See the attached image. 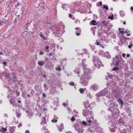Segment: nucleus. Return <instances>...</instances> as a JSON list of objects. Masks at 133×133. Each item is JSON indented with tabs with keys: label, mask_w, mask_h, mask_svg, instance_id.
<instances>
[{
	"label": "nucleus",
	"mask_w": 133,
	"mask_h": 133,
	"mask_svg": "<svg viewBox=\"0 0 133 133\" xmlns=\"http://www.w3.org/2000/svg\"><path fill=\"white\" fill-rule=\"evenodd\" d=\"M98 54L100 55H101L102 56H104V51L102 50H100Z\"/></svg>",
	"instance_id": "16"
},
{
	"label": "nucleus",
	"mask_w": 133,
	"mask_h": 133,
	"mask_svg": "<svg viewBox=\"0 0 133 133\" xmlns=\"http://www.w3.org/2000/svg\"><path fill=\"white\" fill-rule=\"evenodd\" d=\"M55 69L57 71H60L62 69L59 66H58L55 68Z\"/></svg>",
	"instance_id": "23"
},
{
	"label": "nucleus",
	"mask_w": 133,
	"mask_h": 133,
	"mask_svg": "<svg viewBox=\"0 0 133 133\" xmlns=\"http://www.w3.org/2000/svg\"><path fill=\"white\" fill-rule=\"evenodd\" d=\"M54 68V65L53 64H51L50 66L49 67V69H52Z\"/></svg>",
	"instance_id": "33"
},
{
	"label": "nucleus",
	"mask_w": 133,
	"mask_h": 133,
	"mask_svg": "<svg viewBox=\"0 0 133 133\" xmlns=\"http://www.w3.org/2000/svg\"><path fill=\"white\" fill-rule=\"evenodd\" d=\"M84 73L81 75L80 79H83L88 80L91 78L90 75L91 71L88 68L83 69Z\"/></svg>",
	"instance_id": "1"
},
{
	"label": "nucleus",
	"mask_w": 133,
	"mask_h": 133,
	"mask_svg": "<svg viewBox=\"0 0 133 133\" xmlns=\"http://www.w3.org/2000/svg\"><path fill=\"white\" fill-rule=\"evenodd\" d=\"M76 35L77 36H79L80 35V34L78 32V33H76Z\"/></svg>",
	"instance_id": "54"
},
{
	"label": "nucleus",
	"mask_w": 133,
	"mask_h": 133,
	"mask_svg": "<svg viewBox=\"0 0 133 133\" xmlns=\"http://www.w3.org/2000/svg\"><path fill=\"white\" fill-rule=\"evenodd\" d=\"M108 76L109 77L111 78L113 76V75L112 74H109Z\"/></svg>",
	"instance_id": "49"
},
{
	"label": "nucleus",
	"mask_w": 133,
	"mask_h": 133,
	"mask_svg": "<svg viewBox=\"0 0 133 133\" xmlns=\"http://www.w3.org/2000/svg\"><path fill=\"white\" fill-rule=\"evenodd\" d=\"M79 90L80 93L81 94L84 91V89L83 88H80Z\"/></svg>",
	"instance_id": "29"
},
{
	"label": "nucleus",
	"mask_w": 133,
	"mask_h": 133,
	"mask_svg": "<svg viewBox=\"0 0 133 133\" xmlns=\"http://www.w3.org/2000/svg\"><path fill=\"white\" fill-rule=\"evenodd\" d=\"M117 127H115L114 128H112L111 129H110V131L111 132H114L115 131H116V129H116Z\"/></svg>",
	"instance_id": "25"
},
{
	"label": "nucleus",
	"mask_w": 133,
	"mask_h": 133,
	"mask_svg": "<svg viewBox=\"0 0 133 133\" xmlns=\"http://www.w3.org/2000/svg\"><path fill=\"white\" fill-rule=\"evenodd\" d=\"M81 123L85 126L86 125V122L84 121H83L82 122H81Z\"/></svg>",
	"instance_id": "32"
},
{
	"label": "nucleus",
	"mask_w": 133,
	"mask_h": 133,
	"mask_svg": "<svg viewBox=\"0 0 133 133\" xmlns=\"http://www.w3.org/2000/svg\"><path fill=\"white\" fill-rule=\"evenodd\" d=\"M85 105V107H90L91 105V104H88L89 102L88 101L87 102H84L83 103Z\"/></svg>",
	"instance_id": "14"
},
{
	"label": "nucleus",
	"mask_w": 133,
	"mask_h": 133,
	"mask_svg": "<svg viewBox=\"0 0 133 133\" xmlns=\"http://www.w3.org/2000/svg\"><path fill=\"white\" fill-rule=\"evenodd\" d=\"M98 86L96 84H92L90 88V90L95 91L97 90L98 88Z\"/></svg>",
	"instance_id": "4"
},
{
	"label": "nucleus",
	"mask_w": 133,
	"mask_h": 133,
	"mask_svg": "<svg viewBox=\"0 0 133 133\" xmlns=\"http://www.w3.org/2000/svg\"><path fill=\"white\" fill-rule=\"evenodd\" d=\"M46 122L45 121V117H43V119L42 121L41 122V124H42L43 123L45 124L46 123Z\"/></svg>",
	"instance_id": "19"
},
{
	"label": "nucleus",
	"mask_w": 133,
	"mask_h": 133,
	"mask_svg": "<svg viewBox=\"0 0 133 133\" xmlns=\"http://www.w3.org/2000/svg\"><path fill=\"white\" fill-rule=\"evenodd\" d=\"M120 15L122 17H123L125 15L124 12L123 11H120Z\"/></svg>",
	"instance_id": "17"
},
{
	"label": "nucleus",
	"mask_w": 133,
	"mask_h": 133,
	"mask_svg": "<svg viewBox=\"0 0 133 133\" xmlns=\"http://www.w3.org/2000/svg\"><path fill=\"white\" fill-rule=\"evenodd\" d=\"M95 31L94 30H93L92 31V32L94 35H95Z\"/></svg>",
	"instance_id": "59"
},
{
	"label": "nucleus",
	"mask_w": 133,
	"mask_h": 133,
	"mask_svg": "<svg viewBox=\"0 0 133 133\" xmlns=\"http://www.w3.org/2000/svg\"><path fill=\"white\" fill-rule=\"evenodd\" d=\"M107 93V91L106 90H103L100 91L96 95L97 96H105Z\"/></svg>",
	"instance_id": "5"
},
{
	"label": "nucleus",
	"mask_w": 133,
	"mask_h": 133,
	"mask_svg": "<svg viewBox=\"0 0 133 133\" xmlns=\"http://www.w3.org/2000/svg\"><path fill=\"white\" fill-rule=\"evenodd\" d=\"M87 122H88L89 123H90L91 122V120H89L88 121L87 120Z\"/></svg>",
	"instance_id": "53"
},
{
	"label": "nucleus",
	"mask_w": 133,
	"mask_h": 133,
	"mask_svg": "<svg viewBox=\"0 0 133 133\" xmlns=\"http://www.w3.org/2000/svg\"><path fill=\"white\" fill-rule=\"evenodd\" d=\"M87 96L89 97L90 98H91L92 97V96L91 95V94L89 92L87 93Z\"/></svg>",
	"instance_id": "26"
},
{
	"label": "nucleus",
	"mask_w": 133,
	"mask_h": 133,
	"mask_svg": "<svg viewBox=\"0 0 133 133\" xmlns=\"http://www.w3.org/2000/svg\"><path fill=\"white\" fill-rule=\"evenodd\" d=\"M8 18L7 16V15H6V16H5L4 18H2L1 19V22L3 23L5 22L6 21H8Z\"/></svg>",
	"instance_id": "11"
},
{
	"label": "nucleus",
	"mask_w": 133,
	"mask_h": 133,
	"mask_svg": "<svg viewBox=\"0 0 133 133\" xmlns=\"http://www.w3.org/2000/svg\"><path fill=\"white\" fill-rule=\"evenodd\" d=\"M103 8L104 9H105L106 10H108V7L107 6H105V5H103Z\"/></svg>",
	"instance_id": "36"
},
{
	"label": "nucleus",
	"mask_w": 133,
	"mask_h": 133,
	"mask_svg": "<svg viewBox=\"0 0 133 133\" xmlns=\"http://www.w3.org/2000/svg\"><path fill=\"white\" fill-rule=\"evenodd\" d=\"M76 130L80 133V131H81L80 127L77 125H75L74 126Z\"/></svg>",
	"instance_id": "13"
},
{
	"label": "nucleus",
	"mask_w": 133,
	"mask_h": 133,
	"mask_svg": "<svg viewBox=\"0 0 133 133\" xmlns=\"http://www.w3.org/2000/svg\"><path fill=\"white\" fill-rule=\"evenodd\" d=\"M39 36L42 38L43 39H45V37L43 35L42 33H40L39 34Z\"/></svg>",
	"instance_id": "22"
},
{
	"label": "nucleus",
	"mask_w": 133,
	"mask_h": 133,
	"mask_svg": "<svg viewBox=\"0 0 133 133\" xmlns=\"http://www.w3.org/2000/svg\"><path fill=\"white\" fill-rule=\"evenodd\" d=\"M130 9L133 11V6H131L130 8Z\"/></svg>",
	"instance_id": "62"
},
{
	"label": "nucleus",
	"mask_w": 133,
	"mask_h": 133,
	"mask_svg": "<svg viewBox=\"0 0 133 133\" xmlns=\"http://www.w3.org/2000/svg\"><path fill=\"white\" fill-rule=\"evenodd\" d=\"M118 68L117 67H114L112 69V70L113 71H116L118 70Z\"/></svg>",
	"instance_id": "31"
},
{
	"label": "nucleus",
	"mask_w": 133,
	"mask_h": 133,
	"mask_svg": "<svg viewBox=\"0 0 133 133\" xmlns=\"http://www.w3.org/2000/svg\"><path fill=\"white\" fill-rule=\"evenodd\" d=\"M83 114L85 117H87L88 115L90 116V118H93V112L90 111L89 110L87 109H84L83 110Z\"/></svg>",
	"instance_id": "3"
},
{
	"label": "nucleus",
	"mask_w": 133,
	"mask_h": 133,
	"mask_svg": "<svg viewBox=\"0 0 133 133\" xmlns=\"http://www.w3.org/2000/svg\"><path fill=\"white\" fill-rule=\"evenodd\" d=\"M125 54H123L122 55V56L123 57H125Z\"/></svg>",
	"instance_id": "56"
},
{
	"label": "nucleus",
	"mask_w": 133,
	"mask_h": 133,
	"mask_svg": "<svg viewBox=\"0 0 133 133\" xmlns=\"http://www.w3.org/2000/svg\"><path fill=\"white\" fill-rule=\"evenodd\" d=\"M106 97L109 101H113L114 99V98L113 97L112 94H110L109 95L107 96Z\"/></svg>",
	"instance_id": "10"
},
{
	"label": "nucleus",
	"mask_w": 133,
	"mask_h": 133,
	"mask_svg": "<svg viewBox=\"0 0 133 133\" xmlns=\"http://www.w3.org/2000/svg\"><path fill=\"white\" fill-rule=\"evenodd\" d=\"M96 44L97 45H101L98 42H97L96 43Z\"/></svg>",
	"instance_id": "60"
},
{
	"label": "nucleus",
	"mask_w": 133,
	"mask_h": 133,
	"mask_svg": "<svg viewBox=\"0 0 133 133\" xmlns=\"http://www.w3.org/2000/svg\"><path fill=\"white\" fill-rule=\"evenodd\" d=\"M104 56H105L107 58H111V56L110 53L108 51L104 53Z\"/></svg>",
	"instance_id": "12"
},
{
	"label": "nucleus",
	"mask_w": 133,
	"mask_h": 133,
	"mask_svg": "<svg viewBox=\"0 0 133 133\" xmlns=\"http://www.w3.org/2000/svg\"><path fill=\"white\" fill-rule=\"evenodd\" d=\"M130 55L129 54H128L127 55V57H129L130 56Z\"/></svg>",
	"instance_id": "64"
},
{
	"label": "nucleus",
	"mask_w": 133,
	"mask_h": 133,
	"mask_svg": "<svg viewBox=\"0 0 133 133\" xmlns=\"http://www.w3.org/2000/svg\"><path fill=\"white\" fill-rule=\"evenodd\" d=\"M44 52H43L42 51H41L39 53V54L40 55H42L44 54Z\"/></svg>",
	"instance_id": "50"
},
{
	"label": "nucleus",
	"mask_w": 133,
	"mask_h": 133,
	"mask_svg": "<svg viewBox=\"0 0 133 133\" xmlns=\"http://www.w3.org/2000/svg\"><path fill=\"white\" fill-rule=\"evenodd\" d=\"M93 61L94 65L95 66H98L99 67L101 65V62L99 59L98 57H95L93 56Z\"/></svg>",
	"instance_id": "2"
},
{
	"label": "nucleus",
	"mask_w": 133,
	"mask_h": 133,
	"mask_svg": "<svg viewBox=\"0 0 133 133\" xmlns=\"http://www.w3.org/2000/svg\"><path fill=\"white\" fill-rule=\"evenodd\" d=\"M26 133H30L29 131L28 130H26L25 131Z\"/></svg>",
	"instance_id": "55"
},
{
	"label": "nucleus",
	"mask_w": 133,
	"mask_h": 133,
	"mask_svg": "<svg viewBox=\"0 0 133 133\" xmlns=\"http://www.w3.org/2000/svg\"><path fill=\"white\" fill-rule=\"evenodd\" d=\"M90 24L94 25H95L97 24L96 21L94 20L91 21L90 22Z\"/></svg>",
	"instance_id": "18"
},
{
	"label": "nucleus",
	"mask_w": 133,
	"mask_h": 133,
	"mask_svg": "<svg viewBox=\"0 0 133 133\" xmlns=\"http://www.w3.org/2000/svg\"><path fill=\"white\" fill-rule=\"evenodd\" d=\"M133 45L132 44H131V45H129L128 46V47L129 49H131L132 47V46H133Z\"/></svg>",
	"instance_id": "40"
},
{
	"label": "nucleus",
	"mask_w": 133,
	"mask_h": 133,
	"mask_svg": "<svg viewBox=\"0 0 133 133\" xmlns=\"http://www.w3.org/2000/svg\"><path fill=\"white\" fill-rule=\"evenodd\" d=\"M63 105L64 106H65L66 105V104L65 103H63Z\"/></svg>",
	"instance_id": "61"
},
{
	"label": "nucleus",
	"mask_w": 133,
	"mask_h": 133,
	"mask_svg": "<svg viewBox=\"0 0 133 133\" xmlns=\"http://www.w3.org/2000/svg\"><path fill=\"white\" fill-rule=\"evenodd\" d=\"M30 33L27 31H25L22 33V35L25 38H28L30 35Z\"/></svg>",
	"instance_id": "7"
},
{
	"label": "nucleus",
	"mask_w": 133,
	"mask_h": 133,
	"mask_svg": "<svg viewBox=\"0 0 133 133\" xmlns=\"http://www.w3.org/2000/svg\"><path fill=\"white\" fill-rule=\"evenodd\" d=\"M38 5L39 6V7L38 8L39 10H42L44 9V2H42L38 4Z\"/></svg>",
	"instance_id": "8"
},
{
	"label": "nucleus",
	"mask_w": 133,
	"mask_h": 133,
	"mask_svg": "<svg viewBox=\"0 0 133 133\" xmlns=\"http://www.w3.org/2000/svg\"><path fill=\"white\" fill-rule=\"evenodd\" d=\"M25 25L26 26V27L25 28L26 29L27 28L28 26L29 25V23H26L25 24Z\"/></svg>",
	"instance_id": "47"
},
{
	"label": "nucleus",
	"mask_w": 133,
	"mask_h": 133,
	"mask_svg": "<svg viewBox=\"0 0 133 133\" xmlns=\"http://www.w3.org/2000/svg\"><path fill=\"white\" fill-rule=\"evenodd\" d=\"M120 32L122 34H124V32L123 31H120Z\"/></svg>",
	"instance_id": "52"
},
{
	"label": "nucleus",
	"mask_w": 133,
	"mask_h": 133,
	"mask_svg": "<svg viewBox=\"0 0 133 133\" xmlns=\"http://www.w3.org/2000/svg\"><path fill=\"white\" fill-rule=\"evenodd\" d=\"M69 84L70 85L73 86L74 85V83L73 82H71L69 83Z\"/></svg>",
	"instance_id": "39"
},
{
	"label": "nucleus",
	"mask_w": 133,
	"mask_h": 133,
	"mask_svg": "<svg viewBox=\"0 0 133 133\" xmlns=\"http://www.w3.org/2000/svg\"><path fill=\"white\" fill-rule=\"evenodd\" d=\"M75 29L76 30H77V31L78 32H80L81 31V29L79 28L78 27L76 28H75Z\"/></svg>",
	"instance_id": "30"
},
{
	"label": "nucleus",
	"mask_w": 133,
	"mask_h": 133,
	"mask_svg": "<svg viewBox=\"0 0 133 133\" xmlns=\"http://www.w3.org/2000/svg\"><path fill=\"white\" fill-rule=\"evenodd\" d=\"M120 61L119 60H118V61H117L116 62V63L115 65L116 66H118L119 65V64Z\"/></svg>",
	"instance_id": "38"
},
{
	"label": "nucleus",
	"mask_w": 133,
	"mask_h": 133,
	"mask_svg": "<svg viewBox=\"0 0 133 133\" xmlns=\"http://www.w3.org/2000/svg\"><path fill=\"white\" fill-rule=\"evenodd\" d=\"M7 129L6 128H2V129L0 130V132H4L6 131L7 130Z\"/></svg>",
	"instance_id": "24"
},
{
	"label": "nucleus",
	"mask_w": 133,
	"mask_h": 133,
	"mask_svg": "<svg viewBox=\"0 0 133 133\" xmlns=\"http://www.w3.org/2000/svg\"><path fill=\"white\" fill-rule=\"evenodd\" d=\"M15 127H11L10 128V132L11 133H14L15 131Z\"/></svg>",
	"instance_id": "15"
},
{
	"label": "nucleus",
	"mask_w": 133,
	"mask_h": 133,
	"mask_svg": "<svg viewBox=\"0 0 133 133\" xmlns=\"http://www.w3.org/2000/svg\"><path fill=\"white\" fill-rule=\"evenodd\" d=\"M3 23L1 22V21H0V26L1 25H3V24H2Z\"/></svg>",
	"instance_id": "57"
},
{
	"label": "nucleus",
	"mask_w": 133,
	"mask_h": 133,
	"mask_svg": "<svg viewBox=\"0 0 133 133\" xmlns=\"http://www.w3.org/2000/svg\"><path fill=\"white\" fill-rule=\"evenodd\" d=\"M3 64L4 65L6 66L7 63L5 62H3Z\"/></svg>",
	"instance_id": "48"
},
{
	"label": "nucleus",
	"mask_w": 133,
	"mask_h": 133,
	"mask_svg": "<svg viewBox=\"0 0 133 133\" xmlns=\"http://www.w3.org/2000/svg\"><path fill=\"white\" fill-rule=\"evenodd\" d=\"M114 18V15L113 14H112L111 16H109L108 17V18L109 19H110L111 20L113 19Z\"/></svg>",
	"instance_id": "35"
},
{
	"label": "nucleus",
	"mask_w": 133,
	"mask_h": 133,
	"mask_svg": "<svg viewBox=\"0 0 133 133\" xmlns=\"http://www.w3.org/2000/svg\"><path fill=\"white\" fill-rule=\"evenodd\" d=\"M38 64L39 65L41 66H42L44 65V63L43 61H38Z\"/></svg>",
	"instance_id": "20"
},
{
	"label": "nucleus",
	"mask_w": 133,
	"mask_h": 133,
	"mask_svg": "<svg viewBox=\"0 0 133 133\" xmlns=\"http://www.w3.org/2000/svg\"><path fill=\"white\" fill-rule=\"evenodd\" d=\"M86 60V59H83L82 61V65L83 66L82 67H83V69H85L86 68H87L86 67L87 65L85 64H84V63L85 62Z\"/></svg>",
	"instance_id": "9"
},
{
	"label": "nucleus",
	"mask_w": 133,
	"mask_h": 133,
	"mask_svg": "<svg viewBox=\"0 0 133 133\" xmlns=\"http://www.w3.org/2000/svg\"><path fill=\"white\" fill-rule=\"evenodd\" d=\"M74 71L75 72L77 73L78 75L80 74V72L79 70H74Z\"/></svg>",
	"instance_id": "27"
},
{
	"label": "nucleus",
	"mask_w": 133,
	"mask_h": 133,
	"mask_svg": "<svg viewBox=\"0 0 133 133\" xmlns=\"http://www.w3.org/2000/svg\"><path fill=\"white\" fill-rule=\"evenodd\" d=\"M22 125V124L21 123H19L18 125V128H19V127H21Z\"/></svg>",
	"instance_id": "46"
},
{
	"label": "nucleus",
	"mask_w": 133,
	"mask_h": 133,
	"mask_svg": "<svg viewBox=\"0 0 133 133\" xmlns=\"http://www.w3.org/2000/svg\"><path fill=\"white\" fill-rule=\"evenodd\" d=\"M42 94V95H43V96L44 97H46V95L45 94V93H43Z\"/></svg>",
	"instance_id": "51"
},
{
	"label": "nucleus",
	"mask_w": 133,
	"mask_h": 133,
	"mask_svg": "<svg viewBox=\"0 0 133 133\" xmlns=\"http://www.w3.org/2000/svg\"><path fill=\"white\" fill-rule=\"evenodd\" d=\"M117 101L119 102V103L120 104H121L122 105H123V101L120 98H119L118 100Z\"/></svg>",
	"instance_id": "21"
},
{
	"label": "nucleus",
	"mask_w": 133,
	"mask_h": 133,
	"mask_svg": "<svg viewBox=\"0 0 133 133\" xmlns=\"http://www.w3.org/2000/svg\"><path fill=\"white\" fill-rule=\"evenodd\" d=\"M102 5V2H99L97 4V6H101Z\"/></svg>",
	"instance_id": "34"
},
{
	"label": "nucleus",
	"mask_w": 133,
	"mask_h": 133,
	"mask_svg": "<svg viewBox=\"0 0 133 133\" xmlns=\"http://www.w3.org/2000/svg\"><path fill=\"white\" fill-rule=\"evenodd\" d=\"M57 121V119H56L54 120V119H52L51 120V122H56Z\"/></svg>",
	"instance_id": "42"
},
{
	"label": "nucleus",
	"mask_w": 133,
	"mask_h": 133,
	"mask_svg": "<svg viewBox=\"0 0 133 133\" xmlns=\"http://www.w3.org/2000/svg\"><path fill=\"white\" fill-rule=\"evenodd\" d=\"M62 8H63V9L66 10L68 8V7H67L66 5H63L62 6Z\"/></svg>",
	"instance_id": "28"
},
{
	"label": "nucleus",
	"mask_w": 133,
	"mask_h": 133,
	"mask_svg": "<svg viewBox=\"0 0 133 133\" xmlns=\"http://www.w3.org/2000/svg\"><path fill=\"white\" fill-rule=\"evenodd\" d=\"M63 128V126H62L61 128L59 129V131L61 132L62 131V129Z\"/></svg>",
	"instance_id": "41"
},
{
	"label": "nucleus",
	"mask_w": 133,
	"mask_h": 133,
	"mask_svg": "<svg viewBox=\"0 0 133 133\" xmlns=\"http://www.w3.org/2000/svg\"><path fill=\"white\" fill-rule=\"evenodd\" d=\"M49 48V47L48 46H46V47H45V49H46V50H48Z\"/></svg>",
	"instance_id": "58"
},
{
	"label": "nucleus",
	"mask_w": 133,
	"mask_h": 133,
	"mask_svg": "<svg viewBox=\"0 0 133 133\" xmlns=\"http://www.w3.org/2000/svg\"><path fill=\"white\" fill-rule=\"evenodd\" d=\"M10 102L11 104H12L13 106L14 107H15V104H14V102H12L11 99L10 100Z\"/></svg>",
	"instance_id": "37"
},
{
	"label": "nucleus",
	"mask_w": 133,
	"mask_h": 133,
	"mask_svg": "<svg viewBox=\"0 0 133 133\" xmlns=\"http://www.w3.org/2000/svg\"><path fill=\"white\" fill-rule=\"evenodd\" d=\"M75 120V118H74V116H72L71 119V120L72 121H74Z\"/></svg>",
	"instance_id": "45"
},
{
	"label": "nucleus",
	"mask_w": 133,
	"mask_h": 133,
	"mask_svg": "<svg viewBox=\"0 0 133 133\" xmlns=\"http://www.w3.org/2000/svg\"><path fill=\"white\" fill-rule=\"evenodd\" d=\"M21 115V114L20 113L17 114L16 115V116L17 117H19Z\"/></svg>",
	"instance_id": "44"
},
{
	"label": "nucleus",
	"mask_w": 133,
	"mask_h": 133,
	"mask_svg": "<svg viewBox=\"0 0 133 133\" xmlns=\"http://www.w3.org/2000/svg\"><path fill=\"white\" fill-rule=\"evenodd\" d=\"M121 133H126L125 130L124 129L122 130V131Z\"/></svg>",
	"instance_id": "43"
},
{
	"label": "nucleus",
	"mask_w": 133,
	"mask_h": 133,
	"mask_svg": "<svg viewBox=\"0 0 133 133\" xmlns=\"http://www.w3.org/2000/svg\"><path fill=\"white\" fill-rule=\"evenodd\" d=\"M17 96H19V92H18L17 91Z\"/></svg>",
	"instance_id": "63"
},
{
	"label": "nucleus",
	"mask_w": 133,
	"mask_h": 133,
	"mask_svg": "<svg viewBox=\"0 0 133 133\" xmlns=\"http://www.w3.org/2000/svg\"><path fill=\"white\" fill-rule=\"evenodd\" d=\"M87 80L80 79V83L81 84L84 86L87 85L88 83V82L87 81Z\"/></svg>",
	"instance_id": "6"
}]
</instances>
